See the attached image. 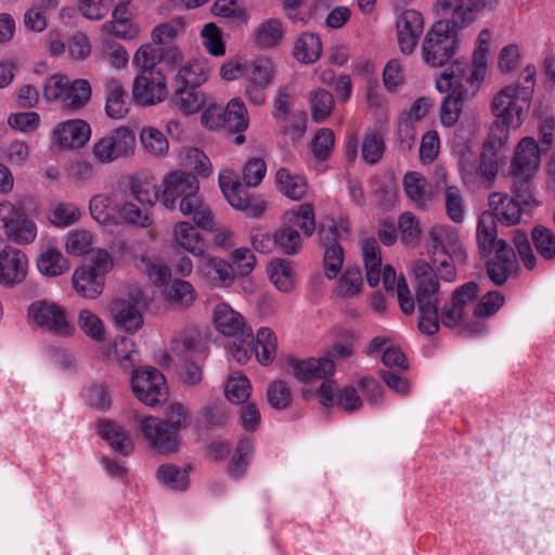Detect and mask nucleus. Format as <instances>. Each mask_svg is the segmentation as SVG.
<instances>
[{"instance_id": "13", "label": "nucleus", "mask_w": 555, "mask_h": 555, "mask_svg": "<svg viewBox=\"0 0 555 555\" xmlns=\"http://www.w3.org/2000/svg\"><path fill=\"white\" fill-rule=\"evenodd\" d=\"M218 178L219 186L232 208L254 218L260 217L264 212L266 202L253 197L231 169L220 170Z\"/></svg>"}, {"instance_id": "52", "label": "nucleus", "mask_w": 555, "mask_h": 555, "mask_svg": "<svg viewBox=\"0 0 555 555\" xmlns=\"http://www.w3.org/2000/svg\"><path fill=\"white\" fill-rule=\"evenodd\" d=\"M129 192L132 199L140 207L149 209L160 199L162 193L159 185L147 179H131L129 182Z\"/></svg>"}, {"instance_id": "62", "label": "nucleus", "mask_w": 555, "mask_h": 555, "mask_svg": "<svg viewBox=\"0 0 555 555\" xmlns=\"http://www.w3.org/2000/svg\"><path fill=\"white\" fill-rule=\"evenodd\" d=\"M251 393V385L249 379L238 372H233L229 375L225 386L227 399L234 403H244Z\"/></svg>"}, {"instance_id": "20", "label": "nucleus", "mask_w": 555, "mask_h": 555, "mask_svg": "<svg viewBox=\"0 0 555 555\" xmlns=\"http://www.w3.org/2000/svg\"><path fill=\"white\" fill-rule=\"evenodd\" d=\"M196 267V274L211 288H228L235 281L233 266L227 260L207 254L201 255Z\"/></svg>"}, {"instance_id": "36", "label": "nucleus", "mask_w": 555, "mask_h": 555, "mask_svg": "<svg viewBox=\"0 0 555 555\" xmlns=\"http://www.w3.org/2000/svg\"><path fill=\"white\" fill-rule=\"evenodd\" d=\"M384 291L387 296L397 299L403 313L410 314L414 311L416 298H413L404 276L397 275L389 264L384 266Z\"/></svg>"}, {"instance_id": "2", "label": "nucleus", "mask_w": 555, "mask_h": 555, "mask_svg": "<svg viewBox=\"0 0 555 555\" xmlns=\"http://www.w3.org/2000/svg\"><path fill=\"white\" fill-rule=\"evenodd\" d=\"M88 209L91 218L108 231L122 225L147 229L154 224L153 212L126 195L96 193L90 197Z\"/></svg>"}, {"instance_id": "14", "label": "nucleus", "mask_w": 555, "mask_h": 555, "mask_svg": "<svg viewBox=\"0 0 555 555\" xmlns=\"http://www.w3.org/2000/svg\"><path fill=\"white\" fill-rule=\"evenodd\" d=\"M130 384L135 398L147 406L160 404L167 398L168 386L166 378L155 367L134 370Z\"/></svg>"}, {"instance_id": "16", "label": "nucleus", "mask_w": 555, "mask_h": 555, "mask_svg": "<svg viewBox=\"0 0 555 555\" xmlns=\"http://www.w3.org/2000/svg\"><path fill=\"white\" fill-rule=\"evenodd\" d=\"M273 62L266 56L251 60L246 67L244 92L249 103L261 106L267 102V89L274 79Z\"/></svg>"}, {"instance_id": "41", "label": "nucleus", "mask_w": 555, "mask_h": 555, "mask_svg": "<svg viewBox=\"0 0 555 555\" xmlns=\"http://www.w3.org/2000/svg\"><path fill=\"white\" fill-rule=\"evenodd\" d=\"M36 267L42 275L56 278L66 273L70 263L54 244H48L41 248L36 260Z\"/></svg>"}, {"instance_id": "8", "label": "nucleus", "mask_w": 555, "mask_h": 555, "mask_svg": "<svg viewBox=\"0 0 555 555\" xmlns=\"http://www.w3.org/2000/svg\"><path fill=\"white\" fill-rule=\"evenodd\" d=\"M38 235V225L23 207L11 201L0 202V241L29 245Z\"/></svg>"}, {"instance_id": "38", "label": "nucleus", "mask_w": 555, "mask_h": 555, "mask_svg": "<svg viewBox=\"0 0 555 555\" xmlns=\"http://www.w3.org/2000/svg\"><path fill=\"white\" fill-rule=\"evenodd\" d=\"M489 207L495 222L500 221L505 225L519 223L524 214V208L514 196L501 192L490 194Z\"/></svg>"}, {"instance_id": "23", "label": "nucleus", "mask_w": 555, "mask_h": 555, "mask_svg": "<svg viewBox=\"0 0 555 555\" xmlns=\"http://www.w3.org/2000/svg\"><path fill=\"white\" fill-rule=\"evenodd\" d=\"M192 190H199V182L194 175L183 170L170 171L163 178L162 204L166 209L173 210L177 201H181Z\"/></svg>"}, {"instance_id": "42", "label": "nucleus", "mask_w": 555, "mask_h": 555, "mask_svg": "<svg viewBox=\"0 0 555 555\" xmlns=\"http://www.w3.org/2000/svg\"><path fill=\"white\" fill-rule=\"evenodd\" d=\"M498 229L493 215L490 211H483L477 222L476 240L478 253L481 258H488L493 251H496Z\"/></svg>"}, {"instance_id": "64", "label": "nucleus", "mask_w": 555, "mask_h": 555, "mask_svg": "<svg viewBox=\"0 0 555 555\" xmlns=\"http://www.w3.org/2000/svg\"><path fill=\"white\" fill-rule=\"evenodd\" d=\"M201 39L203 47L211 56L221 57L225 54L222 30L215 23H207L203 26Z\"/></svg>"}, {"instance_id": "17", "label": "nucleus", "mask_w": 555, "mask_h": 555, "mask_svg": "<svg viewBox=\"0 0 555 555\" xmlns=\"http://www.w3.org/2000/svg\"><path fill=\"white\" fill-rule=\"evenodd\" d=\"M498 0H436L435 9L449 26L462 30L470 25L480 8L492 9Z\"/></svg>"}, {"instance_id": "50", "label": "nucleus", "mask_w": 555, "mask_h": 555, "mask_svg": "<svg viewBox=\"0 0 555 555\" xmlns=\"http://www.w3.org/2000/svg\"><path fill=\"white\" fill-rule=\"evenodd\" d=\"M322 41L318 34L305 31L295 41L294 57L302 64L315 63L322 54Z\"/></svg>"}, {"instance_id": "43", "label": "nucleus", "mask_w": 555, "mask_h": 555, "mask_svg": "<svg viewBox=\"0 0 555 555\" xmlns=\"http://www.w3.org/2000/svg\"><path fill=\"white\" fill-rule=\"evenodd\" d=\"M98 433L108 446L122 455L133 451V442L125 428L116 422L102 420L98 424Z\"/></svg>"}, {"instance_id": "40", "label": "nucleus", "mask_w": 555, "mask_h": 555, "mask_svg": "<svg viewBox=\"0 0 555 555\" xmlns=\"http://www.w3.org/2000/svg\"><path fill=\"white\" fill-rule=\"evenodd\" d=\"M469 99L470 93L467 88L454 86L440 104L439 120L441 125L446 128L454 127L464 112L465 103Z\"/></svg>"}, {"instance_id": "1", "label": "nucleus", "mask_w": 555, "mask_h": 555, "mask_svg": "<svg viewBox=\"0 0 555 555\" xmlns=\"http://www.w3.org/2000/svg\"><path fill=\"white\" fill-rule=\"evenodd\" d=\"M415 280L416 306L418 312V328L426 335H434L439 331L440 324L448 328H460L467 336L480 335L486 332V325L476 322L463 326L466 306L478 294V285L467 282L457 287L450 301H446L439 310L441 292L439 279L433 267L423 259L412 264Z\"/></svg>"}, {"instance_id": "57", "label": "nucleus", "mask_w": 555, "mask_h": 555, "mask_svg": "<svg viewBox=\"0 0 555 555\" xmlns=\"http://www.w3.org/2000/svg\"><path fill=\"white\" fill-rule=\"evenodd\" d=\"M354 72L365 82L366 101L370 106H380V92L377 77H375V67L369 60L357 62Z\"/></svg>"}, {"instance_id": "5", "label": "nucleus", "mask_w": 555, "mask_h": 555, "mask_svg": "<svg viewBox=\"0 0 555 555\" xmlns=\"http://www.w3.org/2000/svg\"><path fill=\"white\" fill-rule=\"evenodd\" d=\"M459 29L444 21L435 22L425 35L421 47L422 60L430 67H442L449 63L459 47Z\"/></svg>"}, {"instance_id": "55", "label": "nucleus", "mask_w": 555, "mask_h": 555, "mask_svg": "<svg viewBox=\"0 0 555 555\" xmlns=\"http://www.w3.org/2000/svg\"><path fill=\"white\" fill-rule=\"evenodd\" d=\"M166 302L179 308H189L196 300L197 294L189 281L177 279L162 289Z\"/></svg>"}, {"instance_id": "51", "label": "nucleus", "mask_w": 555, "mask_h": 555, "mask_svg": "<svg viewBox=\"0 0 555 555\" xmlns=\"http://www.w3.org/2000/svg\"><path fill=\"white\" fill-rule=\"evenodd\" d=\"M362 256L366 282L371 287H376L382 278V254L377 240L366 238L363 241Z\"/></svg>"}, {"instance_id": "28", "label": "nucleus", "mask_w": 555, "mask_h": 555, "mask_svg": "<svg viewBox=\"0 0 555 555\" xmlns=\"http://www.w3.org/2000/svg\"><path fill=\"white\" fill-rule=\"evenodd\" d=\"M142 31L141 26L124 3H117L111 18L101 25V33L121 40H134Z\"/></svg>"}, {"instance_id": "6", "label": "nucleus", "mask_w": 555, "mask_h": 555, "mask_svg": "<svg viewBox=\"0 0 555 555\" xmlns=\"http://www.w3.org/2000/svg\"><path fill=\"white\" fill-rule=\"evenodd\" d=\"M92 93L87 79H70L65 74L49 76L43 85L42 94L47 102L57 103L64 108L78 109L86 105Z\"/></svg>"}, {"instance_id": "9", "label": "nucleus", "mask_w": 555, "mask_h": 555, "mask_svg": "<svg viewBox=\"0 0 555 555\" xmlns=\"http://www.w3.org/2000/svg\"><path fill=\"white\" fill-rule=\"evenodd\" d=\"M27 321L43 331L60 337H69L75 333L68 309L47 299L33 301L27 308Z\"/></svg>"}, {"instance_id": "60", "label": "nucleus", "mask_w": 555, "mask_h": 555, "mask_svg": "<svg viewBox=\"0 0 555 555\" xmlns=\"http://www.w3.org/2000/svg\"><path fill=\"white\" fill-rule=\"evenodd\" d=\"M512 129L513 127L503 125L494 119L490 127L488 137L482 143L481 152L494 159H499V153L508 142Z\"/></svg>"}, {"instance_id": "22", "label": "nucleus", "mask_w": 555, "mask_h": 555, "mask_svg": "<svg viewBox=\"0 0 555 555\" xmlns=\"http://www.w3.org/2000/svg\"><path fill=\"white\" fill-rule=\"evenodd\" d=\"M384 384L400 395H406L410 389L409 382L401 374L409 369L408 360L400 348L389 344L384 338Z\"/></svg>"}, {"instance_id": "39", "label": "nucleus", "mask_w": 555, "mask_h": 555, "mask_svg": "<svg viewBox=\"0 0 555 555\" xmlns=\"http://www.w3.org/2000/svg\"><path fill=\"white\" fill-rule=\"evenodd\" d=\"M172 246L180 248L194 257L205 251V238L189 221H178L172 227Z\"/></svg>"}, {"instance_id": "48", "label": "nucleus", "mask_w": 555, "mask_h": 555, "mask_svg": "<svg viewBox=\"0 0 555 555\" xmlns=\"http://www.w3.org/2000/svg\"><path fill=\"white\" fill-rule=\"evenodd\" d=\"M275 185L280 193L292 201L302 199L308 192V181L305 176L280 168L275 173Z\"/></svg>"}, {"instance_id": "45", "label": "nucleus", "mask_w": 555, "mask_h": 555, "mask_svg": "<svg viewBox=\"0 0 555 555\" xmlns=\"http://www.w3.org/2000/svg\"><path fill=\"white\" fill-rule=\"evenodd\" d=\"M270 282L281 293H292L296 288V272L289 260L275 258L267 267Z\"/></svg>"}, {"instance_id": "26", "label": "nucleus", "mask_w": 555, "mask_h": 555, "mask_svg": "<svg viewBox=\"0 0 555 555\" xmlns=\"http://www.w3.org/2000/svg\"><path fill=\"white\" fill-rule=\"evenodd\" d=\"M486 64L475 62L473 65L456 61L451 70H444L441 74L440 80L437 81V89L444 91L446 89H453L454 86L469 85L477 86L485 77Z\"/></svg>"}, {"instance_id": "12", "label": "nucleus", "mask_w": 555, "mask_h": 555, "mask_svg": "<svg viewBox=\"0 0 555 555\" xmlns=\"http://www.w3.org/2000/svg\"><path fill=\"white\" fill-rule=\"evenodd\" d=\"M135 145L134 132L126 126H120L94 142L92 155L101 164H111L131 156Z\"/></svg>"}, {"instance_id": "24", "label": "nucleus", "mask_w": 555, "mask_h": 555, "mask_svg": "<svg viewBox=\"0 0 555 555\" xmlns=\"http://www.w3.org/2000/svg\"><path fill=\"white\" fill-rule=\"evenodd\" d=\"M287 371L302 383L328 379L335 372V361L330 356L308 359H293L288 362Z\"/></svg>"}, {"instance_id": "61", "label": "nucleus", "mask_w": 555, "mask_h": 555, "mask_svg": "<svg viewBox=\"0 0 555 555\" xmlns=\"http://www.w3.org/2000/svg\"><path fill=\"white\" fill-rule=\"evenodd\" d=\"M81 209L72 202H60L51 207L49 221L57 228H67L81 218Z\"/></svg>"}, {"instance_id": "21", "label": "nucleus", "mask_w": 555, "mask_h": 555, "mask_svg": "<svg viewBox=\"0 0 555 555\" xmlns=\"http://www.w3.org/2000/svg\"><path fill=\"white\" fill-rule=\"evenodd\" d=\"M131 260L137 269L144 272L156 285L167 286L171 279L170 268L154 258L153 249L143 241H135L130 246Z\"/></svg>"}, {"instance_id": "32", "label": "nucleus", "mask_w": 555, "mask_h": 555, "mask_svg": "<svg viewBox=\"0 0 555 555\" xmlns=\"http://www.w3.org/2000/svg\"><path fill=\"white\" fill-rule=\"evenodd\" d=\"M214 324L219 333L229 337L250 336V327L245 318L227 302H219L214 308Z\"/></svg>"}, {"instance_id": "53", "label": "nucleus", "mask_w": 555, "mask_h": 555, "mask_svg": "<svg viewBox=\"0 0 555 555\" xmlns=\"http://www.w3.org/2000/svg\"><path fill=\"white\" fill-rule=\"evenodd\" d=\"M254 352L258 363L263 366L270 365L275 360L278 337L272 328L262 326L257 330Z\"/></svg>"}, {"instance_id": "3", "label": "nucleus", "mask_w": 555, "mask_h": 555, "mask_svg": "<svg viewBox=\"0 0 555 555\" xmlns=\"http://www.w3.org/2000/svg\"><path fill=\"white\" fill-rule=\"evenodd\" d=\"M535 74L534 66H526L520 75L521 81L505 86L494 95L491 112L495 120L513 127V130L521 127L531 106Z\"/></svg>"}, {"instance_id": "31", "label": "nucleus", "mask_w": 555, "mask_h": 555, "mask_svg": "<svg viewBox=\"0 0 555 555\" xmlns=\"http://www.w3.org/2000/svg\"><path fill=\"white\" fill-rule=\"evenodd\" d=\"M428 251L451 253L460 263H464L467 259L457 230L447 224H438L430 229Z\"/></svg>"}, {"instance_id": "58", "label": "nucleus", "mask_w": 555, "mask_h": 555, "mask_svg": "<svg viewBox=\"0 0 555 555\" xmlns=\"http://www.w3.org/2000/svg\"><path fill=\"white\" fill-rule=\"evenodd\" d=\"M283 35L282 22L278 18H268L255 29L254 40L259 48H272L282 41Z\"/></svg>"}, {"instance_id": "56", "label": "nucleus", "mask_w": 555, "mask_h": 555, "mask_svg": "<svg viewBox=\"0 0 555 555\" xmlns=\"http://www.w3.org/2000/svg\"><path fill=\"white\" fill-rule=\"evenodd\" d=\"M403 189L416 208L424 209L430 201L426 179L418 172H408L403 178Z\"/></svg>"}, {"instance_id": "46", "label": "nucleus", "mask_w": 555, "mask_h": 555, "mask_svg": "<svg viewBox=\"0 0 555 555\" xmlns=\"http://www.w3.org/2000/svg\"><path fill=\"white\" fill-rule=\"evenodd\" d=\"M172 103L183 115L198 113L207 103L206 93L196 87L175 86Z\"/></svg>"}, {"instance_id": "7", "label": "nucleus", "mask_w": 555, "mask_h": 555, "mask_svg": "<svg viewBox=\"0 0 555 555\" xmlns=\"http://www.w3.org/2000/svg\"><path fill=\"white\" fill-rule=\"evenodd\" d=\"M283 224L275 231L276 247L286 255H295L302 245L299 232L294 229L298 225L304 234L310 236L315 230L314 210L309 203L288 209L283 215Z\"/></svg>"}, {"instance_id": "15", "label": "nucleus", "mask_w": 555, "mask_h": 555, "mask_svg": "<svg viewBox=\"0 0 555 555\" xmlns=\"http://www.w3.org/2000/svg\"><path fill=\"white\" fill-rule=\"evenodd\" d=\"M150 298L141 288H133L127 293V298H116L111 306V313L115 325L126 332H137L143 325L141 309L146 308Z\"/></svg>"}, {"instance_id": "27", "label": "nucleus", "mask_w": 555, "mask_h": 555, "mask_svg": "<svg viewBox=\"0 0 555 555\" xmlns=\"http://www.w3.org/2000/svg\"><path fill=\"white\" fill-rule=\"evenodd\" d=\"M396 27L400 51L403 54H411L424 31L423 15L413 9L404 10L397 17Z\"/></svg>"}, {"instance_id": "37", "label": "nucleus", "mask_w": 555, "mask_h": 555, "mask_svg": "<svg viewBox=\"0 0 555 555\" xmlns=\"http://www.w3.org/2000/svg\"><path fill=\"white\" fill-rule=\"evenodd\" d=\"M75 292L87 299L98 298L104 291L105 278L89 266L77 267L72 275Z\"/></svg>"}, {"instance_id": "18", "label": "nucleus", "mask_w": 555, "mask_h": 555, "mask_svg": "<svg viewBox=\"0 0 555 555\" xmlns=\"http://www.w3.org/2000/svg\"><path fill=\"white\" fill-rule=\"evenodd\" d=\"M139 427L147 443L159 453L178 452L181 444L180 436L163 418L144 416L140 420Z\"/></svg>"}, {"instance_id": "10", "label": "nucleus", "mask_w": 555, "mask_h": 555, "mask_svg": "<svg viewBox=\"0 0 555 555\" xmlns=\"http://www.w3.org/2000/svg\"><path fill=\"white\" fill-rule=\"evenodd\" d=\"M170 350L180 361H184L179 377L186 386H196L203 380L202 366L195 361L202 356L203 346L195 330L177 333L171 340Z\"/></svg>"}, {"instance_id": "54", "label": "nucleus", "mask_w": 555, "mask_h": 555, "mask_svg": "<svg viewBox=\"0 0 555 555\" xmlns=\"http://www.w3.org/2000/svg\"><path fill=\"white\" fill-rule=\"evenodd\" d=\"M156 480L173 491H185L190 483L189 469L173 463L162 464L155 474Z\"/></svg>"}, {"instance_id": "30", "label": "nucleus", "mask_w": 555, "mask_h": 555, "mask_svg": "<svg viewBox=\"0 0 555 555\" xmlns=\"http://www.w3.org/2000/svg\"><path fill=\"white\" fill-rule=\"evenodd\" d=\"M540 166V149L534 139L522 138L516 146L512 160V173L521 179L529 180Z\"/></svg>"}, {"instance_id": "63", "label": "nucleus", "mask_w": 555, "mask_h": 555, "mask_svg": "<svg viewBox=\"0 0 555 555\" xmlns=\"http://www.w3.org/2000/svg\"><path fill=\"white\" fill-rule=\"evenodd\" d=\"M93 243V233L86 229L69 231L65 236V249L73 256H82L90 253Z\"/></svg>"}, {"instance_id": "47", "label": "nucleus", "mask_w": 555, "mask_h": 555, "mask_svg": "<svg viewBox=\"0 0 555 555\" xmlns=\"http://www.w3.org/2000/svg\"><path fill=\"white\" fill-rule=\"evenodd\" d=\"M188 22L183 16H173L157 24L151 30V40L154 44L166 47L175 44L186 31Z\"/></svg>"}, {"instance_id": "29", "label": "nucleus", "mask_w": 555, "mask_h": 555, "mask_svg": "<svg viewBox=\"0 0 555 555\" xmlns=\"http://www.w3.org/2000/svg\"><path fill=\"white\" fill-rule=\"evenodd\" d=\"M318 395L322 405L337 406L346 412H353L361 406V399L352 386L340 389L334 379L322 382Z\"/></svg>"}, {"instance_id": "35", "label": "nucleus", "mask_w": 555, "mask_h": 555, "mask_svg": "<svg viewBox=\"0 0 555 555\" xmlns=\"http://www.w3.org/2000/svg\"><path fill=\"white\" fill-rule=\"evenodd\" d=\"M320 238L324 244V272L328 279H335L344 263L343 247L335 243L340 233L334 224H323L320 229Z\"/></svg>"}, {"instance_id": "59", "label": "nucleus", "mask_w": 555, "mask_h": 555, "mask_svg": "<svg viewBox=\"0 0 555 555\" xmlns=\"http://www.w3.org/2000/svg\"><path fill=\"white\" fill-rule=\"evenodd\" d=\"M145 153L155 157H165L169 151V142L165 134L152 126L143 127L139 133Z\"/></svg>"}, {"instance_id": "44", "label": "nucleus", "mask_w": 555, "mask_h": 555, "mask_svg": "<svg viewBox=\"0 0 555 555\" xmlns=\"http://www.w3.org/2000/svg\"><path fill=\"white\" fill-rule=\"evenodd\" d=\"M209 65L207 61L191 59L184 62L175 75V86L201 87L209 77Z\"/></svg>"}, {"instance_id": "49", "label": "nucleus", "mask_w": 555, "mask_h": 555, "mask_svg": "<svg viewBox=\"0 0 555 555\" xmlns=\"http://www.w3.org/2000/svg\"><path fill=\"white\" fill-rule=\"evenodd\" d=\"M105 113L112 119H122L129 112L127 93L116 79L106 82Z\"/></svg>"}, {"instance_id": "19", "label": "nucleus", "mask_w": 555, "mask_h": 555, "mask_svg": "<svg viewBox=\"0 0 555 555\" xmlns=\"http://www.w3.org/2000/svg\"><path fill=\"white\" fill-rule=\"evenodd\" d=\"M91 138L90 125L80 118L56 124L51 131V145L60 151H72L87 144Z\"/></svg>"}, {"instance_id": "33", "label": "nucleus", "mask_w": 555, "mask_h": 555, "mask_svg": "<svg viewBox=\"0 0 555 555\" xmlns=\"http://www.w3.org/2000/svg\"><path fill=\"white\" fill-rule=\"evenodd\" d=\"M517 271V261L512 246L506 241L496 243L495 256L487 262V274L496 285L504 284Z\"/></svg>"}, {"instance_id": "11", "label": "nucleus", "mask_w": 555, "mask_h": 555, "mask_svg": "<svg viewBox=\"0 0 555 555\" xmlns=\"http://www.w3.org/2000/svg\"><path fill=\"white\" fill-rule=\"evenodd\" d=\"M132 100L141 106H154L169 98V81L164 69L138 70L131 87Z\"/></svg>"}, {"instance_id": "25", "label": "nucleus", "mask_w": 555, "mask_h": 555, "mask_svg": "<svg viewBox=\"0 0 555 555\" xmlns=\"http://www.w3.org/2000/svg\"><path fill=\"white\" fill-rule=\"evenodd\" d=\"M28 272V258L21 249L7 245L0 250V285L13 287L22 283Z\"/></svg>"}, {"instance_id": "34", "label": "nucleus", "mask_w": 555, "mask_h": 555, "mask_svg": "<svg viewBox=\"0 0 555 555\" xmlns=\"http://www.w3.org/2000/svg\"><path fill=\"white\" fill-rule=\"evenodd\" d=\"M180 212L185 217H192L195 225L205 231H215V216L209 206L204 202L199 190H192L182 197L179 205Z\"/></svg>"}, {"instance_id": "4", "label": "nucleus", "mask_w": 555, "mask_h": 555, "mask_svg": "<svg viewBox=\"0 0 555 555\" xmlns=\"http://www.w3.org/2000/svg\"><path fill=\"white\" fill-rule=\"evenodd\" d=\"M457 155V166L462 182L472 192L493 188L499 175V159L483 152L477 155L468 144H457L454 147Z\"/></svg>"}]
</instances>
